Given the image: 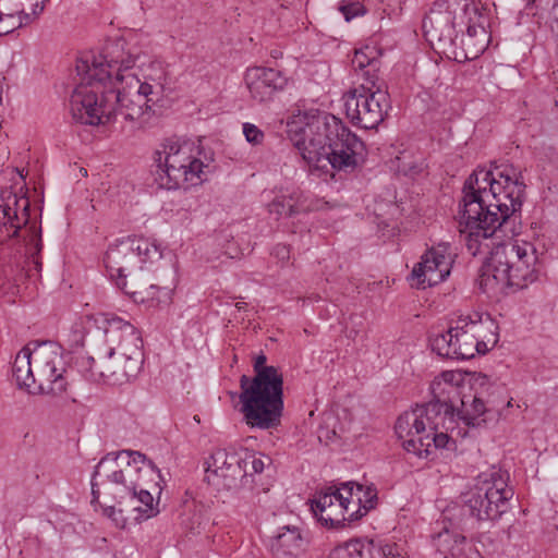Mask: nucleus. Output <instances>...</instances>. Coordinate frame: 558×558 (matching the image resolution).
<instances>
[{"label": "nucleus", "mask_w": 558, "mask_h": 558, "mask_svg": "<svg viewBox=\"0 0 558 558\" xmlns=\"http://www.w3.org/2000/svg\"><path fill=\"white\" fill-rule=\"evenodd\" d=\"M525 185L513 167L496 171L475 169L464 181L459 203V230L470 254L494 248L481 267L480 289L489 296L527 288L538 277L534 243L512 239L515 214L521 210Z\"/></svg>", "instance_id": "obj_1"}, {"label": "nucleus", "mask_w": 558, "mask_h": 558, "mask_svg": "<svg viewBox=\"0 0 558 558\" xmlns=\"http://www.w3.org/2000/svg\"><path fill=\"white\" fill-rule=\"evenodd\" d=\"M463 380L460 372H441L429 386L433 399L398 417L395 432L408 453L428 459L437 449L457 450L458 438L465 435L456 420Z\"/></svg>", "instance_id": "obj_2"}, {"label": "nucleus", "mask_w": 558, "mask_h": 558, "mask_svg": "<svg viewBox=\"0 0 558 558\" xmlns=\"http://www.w3.org/2000/svg\"><path fill=\"white\" fill-rule=\"evenodd\" d=\"M288 134L303 160L312 168L351 172L364 162L366 147L333 114L311 109L294 116Z\"/></svg>", "instance_id": "obj_3"}, {"label": "nucleus", "mask_w": 558, "mask_h": 558, "mask_svg": "<svg viewBox=\"0 0 558 558\" xmlns=\"http://www.w3.org/2000/svg\"><path fill=\"white\" fill-rule=\"evenodd\" d=\"M117 62L124 68L136 62L123 39L110 40L98 54L77 59L75 68L81 82L70 97V112L76 122L97 126L112 121L114 106L109 84Z\"/></svg>", "instance_id": "obj_4"}, {"label": "nucleus", "mask_w": 558, "mask_h": 558, "mask_svg": "<svg viewBox=\"0 0 558 558\" xmlns=\"http://www.w3.org/2000/svg\"><path fill=\"white\" fill-rule=\"evenodd\" d=\"M157 475L160 471L155 463L138 451L121 450L102 457L92 474L90 486L94 501L100 497L121 500L130 497L134 506V520L138 523L155 518L160 512L159 501L143 482L142 473Z\"/></svg>", "instance_id": "obj_5"}, {"label": "nucleus", "mask_w": 558, "mask_h": 558, "mask_svg": "<svg viewBox=\"0 0 558 558\" xmlns=\"http://www.w3.org/2000/svg\"><path fill=\"white\" fill-rule=\"evenodd\" d=\"M102 344L98 348V360L78 355L75 365L82 376L95 383H121L134 378L144 363L143 339L140 331L118 316H101Z\"/></svg>", "instance_id": "obj_6"}, {"label": "nucleus", "mask_w": 558, "mask_h": 558, "mask_svg": "<svg viewBox=\"0 0 558 558\" xmlns=\"http://www.w3.org/2000/svg\"><path fill=\"white\" fill-rule=\"evenodd\" d=\"M266 360L264 354L255 359V376L241 377L239 395L245 424L263 430L277 428L284 409L282 375L275 366H267Z\"/></svg>", "instance_id": "obj_7"}, {"label": "nucleus", "mask_w": 558, "mask_h": 558, "mask_svg": "<svg viewBox=\"0 0 558 558\" xmlns=\"http://www.w3.org/2000/svg\"><path fill=\"white\" fill-rule=\"evenodd\" d=\"M154 177L159 187L189 190L207 180L213 161L199 143L182 138H168L154 151Z\"/></svg>", "instance_id": "obj_8"}, {"label": "nucleus", "mask_w": 558, "mask_h": 558, "mask_svg": "<svg viewBox=\"0 0 558 558\" xmlns=\"http://www.w3.org/2000/svg\"><path fill=\"white\" fill-rule=\"evenodd\" d=\"M498 325L488 314L472 312L460 315L445 332L433 333L429 345L437 355L451 360H470L485 354L498 342Z\"/></svg>", "instance_id": "obj_9"}, {"label": "nucleus", "mask_w": 558, "mask_h": 558, "mask_svg": "<svg viewBox=\"0 0 558 558\" xmlns=\"http://www.w3.org/2000/svg\"><path fill=\"white\" fill-rule=\"evenodd\" d=\"M376 504L377 489L373 485L345 482L317 489L310 499V509L323 526L340 529L362 519Z\"/></svg>", "instance_id": "obj_10"}, {"label": "nucleus", "mask_w": 558, "mask_h": 558, "mask_svg": "<svg viewBox=\"0 0 558 558\" xmlns=\"http://www.w3.org/2000/svg\"><path fill=\"white\" fill-rule=\"evenodd\" d=\"M12 377L20 389L61 395L66 390L68 377L60 348L44 344L34 352L22 348L12 364Z\"/></svg>", "instance_id": "obj_11"}, {"label": "nucleus", "mask_w": 558, "mask_h": 558, "mask_svg": "<svg viewBox=\"0 0 558 558\" xmlns=\"http://www.w3.org/2000/svg\"><path fill=\"white\" fill-rule=\"evenodd\" d=\"M466 26L470 40L481 36L482 43L476 53L483 52L488 41L487 17L470 0H437L425 15L422 28L428 40L451 43L456 37V26Z\"/></svg>", "instance_id": "obj_12"}, {"label": "nucleus", "mask_w": 558, "mask_h": 558, "mask_svg": "<svg viewBox=\"0 0 558 558\" xmlns=\"http://www.w3.org/2000/svg\"><path fill=\"white\" fill-rule=\"evenodd\" d=\"M512 496L509 473L492 466L480 473L470 489L462 494V510L477 521L496 520L508 510Z\"/></svg>", "instance_id": "obj_13"}, {"label": "nucleus", "mask_w": 558, "mask_h": 558, "mask_svg": "<svg viewBox=\"0 0 558 558\" xmlns=\"http://www.w3.org/2000/svg\"><path fill=\"white\" fill-rule=\"evenodd\" d=\"M162 251L159 244L146 238L126 236L116 240L106 252L105 265L116 286L128 294L136 296L137 291L128 289V272L135 268L144 269L147 264L160 260Z\"/></svg>", "instance_id": "obj_14"}, {"label": "nucleus", "mask_w": 558, "mask_h": 558, "mask_svg": "<svg viewBox=\"0 0 558 558\" xmlns=\"http://www.w3.org/2000/svg\"><path fill=\"white\" fill-rule=\"evenodd\" d=\"M130 68L122 66L117 62L112 68L110 92L114 106V114L119 112L128 121H131L133 128H143L155 114L154 107L160 102V99H153L150 94L143 88L131 87V81L125 78L124 72Z\"/></svg>", "instance_id": "obj_15"}, {"label": "nucleus", "mask_w": 558, "mask_h": 558, "mask_svg": "<svg viewBox=\"0 0 558 558\" xmlns=\"http://www.w3.org/2000/svg\"><path fill=\"white\" fill-rule=\"evenodd\" d=\"M345 114L353 125L376 129L390 107L389 96L375 84V75L367 72V84H361L343 96Z\"/></svg>", "instance_id": "obj_16"}, {"label": "nucleus", "mask_w": 558, "mask_h": 558, "mask_svg": "<svg viewBox=\"0 0 558 558\" xmlns=\"http://www.w3.org/2000/svg\"><path fill=\"white\" fill-rule=\"evenodd\" d=\"M454 258L447 242L427 248L408 277L411 287L425 290L444 282L451 274Z\"/></svg>", "instance_id": "obj_17"}, {"label": "nucleus", "mask_w": 558, "mask_h": 558, "mask_svg": "<svg viewBox=\"0 0 558 558\" xmlns=\"http://www.w3.org/2000/svg\"><path fill=\"white\" fill-rule=\"evenodd\" d=\"M242 454L234 448L216 449L207 461L206 472L213 484L230 489L243 477Z\"/></svg>", "instance_id": "obj_18"}, {"label": "nucleus", "mask_w": 558, "mask_h": 558, "mask_svg": "<svg viewBox=\"0 0 558 558\" xmlns=\"http://www.w3.org/2000/svg\"><path fill=\"white\" fill-rule=\"evenodd\" d=\"M244 82L251 97L265 102L282 90L288 83L287 76L279 70L265 66H253L245 71Z\"/></svg>", "instance_id": "obj_19"}, {"label": "nucleus", "mask_w": 558, "mask_h": 558, "mask_svg": "<svg viewBox=\"0 0 558 558\" xmlns=\"http://www.w3.org/2000/svg\"><path fill=\"white\" fill-rule=\"evenodd\" d=\"M29 201L19 196L12 191H4L0 195V236L13 238L17 235L22 226L28 221Z\"/></svg>", "instance_id": "obj_20"}, {"label": "nucleus", "mask_w": 558, "mask_h": 558, "mask_svg": "<svg viewBox=\"0 0 558 558\" xmlns=\"http://www.w3.org/2000/svg\"><path fill=\"white\" fill-rule=\"evenodd\" d=\"M125 78L131 81V87H140L147 90L153 99H162L165 88L168 84V74L163 64L159 61H154L144 70L143 77L128 72H124Z\"/></svg>", "instance_id": "obj_21"}, {"label": "nucleus", "mask_w": 558, "mask_h": 558, "mask_svg": "<svg viewBox=\"0 0 558 558\" xmlns=\"http://www.w3.org/2000/svg\"><path fill=\"white\" fill-rule=\"evenodd\" d=\"M486 413L487 408L481 398L476 396L460 398L458 403H456V420L457 424L464 429L465 435L459 437L458 440L469 435L470 427H478L485 423Z\"/></svg>", "instance_id": "obj_22"}, {"label": "nucleus", "mask_w": 558, "mask_h": 558, "mask_svg": "<svg viewBox=\"0 0 558 558\" xmlns=\"http://www.w3.org/2000/svg\"><path fill=\"white\" fill-rule=\"evenodd\" d=\"M303 543L301 531L294 525L278 529L270 538L269 547L276 558H291L299 554Z\"/></svg>", "instance_id": "obj_23"}, {"label": "nucleus", "mask_w": 558, "mask_h": 558, "mask_svg": "<svg viewBox=\"0 0 558 558\" xmlns=\"http://www.w3.org/2000/svg\"><path fill=\"white\" fill-rule=\"evenodd\" d=\"M307 209L303 193L296 189L281 191L268 205L269 214L275 215L276 219L292 217Z\"/></svg>", "instance_id": "obj_24"}, {"label": "nucleus", "mask_w": 558, "mask_h": 558, "mask_svg": "<svg viewBox=\"0 0 558 558\" xmlns=\"http://www.w3.org/2000/svg\"><path fill=\"white\" fill-rule=\"evenodd\" d=\"M433 545L445 558H457L464 553L466 537L458 529L444 523L441 531L433 536Z\"/></svg>", "instance_id": "obj_25"}, {"label": "nucleus", "mask_w": 558, "mask_h": 558, "mask_svg": "<svg viewBox=\"0 0 558 558\" xmlns=\"http://www.w3.org/2000/svg\"><path fill=\"white\" fill-rule=\"evenodd\" d=\"M352 65L355 70L362 71V75L365 80L364 84H367V72L369 71L371 75H375V84H377V70L379 65V61L376 57V51L374 48L368 46L355 50V53L352 58Z\"/></svg>", "instance_id": "obj_26"}, {"label": "nucleus", "mask_w": 558, "mask_h": 558, "mask_svg": "<svg viewBox=\"0 0 558 558\" xmlns=\"http://www.w3.org/2000/svg\"><path fill=\"white\" fill-rule=\"evenodd\" d=\"M118 500L106 499V497H100L99 501H94V493L92 492V505L97 510V506H99L102 510L104 515L110 518L117 527L125 529L126 527V519L123 517L121 510H117L114 508V502Z\"/></svg>", "instance_id": "obj_27"}, {"label": "nucleus", "mask_w": 558, "mask_h": 558, "mask_svg": "<svg viewBox=\"0 0 558 558\" xmlns=\"http://www.w3.org/2000/svg\"><path fill=\"white\" fill-rule=\"evenodd\" d=\"M240 453L242 454V461L240 465L241 469H243V476H252L264 471L265 462L262 457H258L255 453L248 452L246 450H242Z\"/></svg>", "instance_id": "obj_28"}, {"label": "nucleus", "mask_w": 558, "mask_h": 558, "mask_svg": "<svg viewBox=\"0 0 558 558\" xmlns=\"http://www.w3.org/2000/svg\"><path fill=\"white\" fill-rule=\"evenodd\" d=\"M372 558H403L397 544L391 543H372L369 548Z\"/></svg>", "instance_id": "obj_29"}, {"label": "nucleus", "mask_w": 558, "mask_h": 558, "mask_svg": "<svg viewBox=\"0 0 558 558\" xmlns=\"http://www.w3.org/2000/svg\"><path fill=\"white\" fill-rule=\"evenodd\" d=\"M328 558H363L359 542H351L333 548Z\"/></svg>", "instance_id": "obj_30"}, {"label": "nucleus", "mask_w": 558, "mask_h": 558, "mask_svg": "<svg viewBox=\"0 0 558 558\" xmlns=\"http://www.w3.org/2000/svg\"><path fill=\"white\" fill-rule=\"evenodd\" d=\"M50 0H35V2L31 3L29 11L20 10V13L22 14V19H24V23H27V25L33 24L35 21L39 19V16L43 14L46 5L49 3Z\"/></svg>", "instance_id": "obj_31"}, {"label": "nucleus", "mask_w": 558, "mask_h": 558, "mask_svg": "<svg viewBox=\"0 0 558 558\" xmlns=\"http://www.w3.org/2000/svg\"><path fill=\"white\" fill-rule=\"evenodd\" d=\"M243 134L245 140L252 145H259L265 138L264 132L255 124L250 122L243 123Z\"/></svg>", "instance_id": "obj_32"}, {"label": "nucleus", "mask_w": 558, "mask_h": 558, "mask_svg": "<svg viewBox=\"0 0 558 558\" xmlns=\"http://www.w3.org/2000/svg\"><path fill=\"white\" fill-rule=\"evenodd\" d=\"M339 10L347 22L365 14V10L360 2H342Z\"/></svg>", "instance_id": "obj_33"}, {"label": "nucleus", "mask_w": 558, "mask_h": 558, "mask_svg": "<svg viewBox=\"0 0 558 558\" xmlns=\"http://www.w3.org/2000/svg\"><path fill=\"white\" fill-rule=\"evenodd\" d=\"M290 247L286 244H277L271 251V255L281 264L284 265L290 259Z\"/></svg>", "instance_id": "obj_34"}, {"label": "nucleus", "mask_w": 558, "mask_h": 558, "mask_svg": "<svg viewBox=\"0 0 558 558\" xmlns=\"http://www.w3.org/2000/svg\"><path fill=\"white\" fill-rule=\"evenodd\" d=\"M551 29L557 33L558 39V4H555L551 9Z\"/></svg>", "instance_id": "obj_35"}, {"label": "nucleus", "mask_w": 558, "mask_h": 558, "mask_svg": "<svg viewBox=\"0 0 558 558\" xmlns=\"http://www.w3.org/2000/svg\"><path fill=\"white\" fill-rule=\"evenodd\" d=\"M158 288L155 286V284H150L149 286V290L151 291L148 295L150 299H154V291L157 290Z\"/></svg>", "instance_id": "obj_36"}, {"label": "nucleus", "mask_w": 558, "mask_h": 558, "mask_svg": "<svg viewBox=\"0 0 558 558\" xmlns=\"http://www.w3.org/2000/svg\"><path fill=\"white\" fill-rule=\"evenodd\" d=\"M235 306H236V308H238V310H240V311H241V310H244V308H245L246 303L238 302V303L235 304Z\"/></svg>", "instance_id": "obj_37"}, {"label": "nucleus", "mask_w": 558, "mask_h": 558, "mask_svg": "<svg viewBox=\"0 0 558 558\" xmlns=\"http://www.w3.org/2000/svg\"><path fill=\"white\" fill-rule=\"evenodd\" d=\"M2 93H3V86H2V80H0V105L2 104Z\"/></svg>", "instance_id": "obj_38"}]
</instances>
